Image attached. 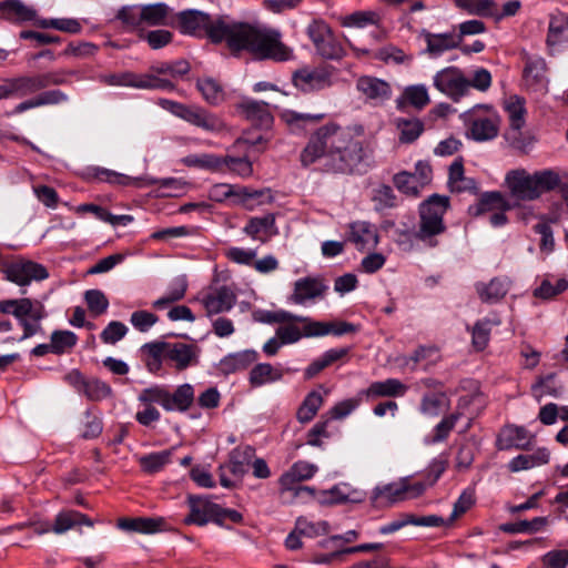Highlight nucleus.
Returning <instances> with one entry per match:
<instances>
[{
  "instance_id": "obj_1",
  "label": "nucleus",
  "mask_w": 568,
  "mask_h": 568,
  "mask_svg": "<svg viewBox=\"0 0 568 568\" xmlns=\"http://www.w3.org/2000/svg\"><path fill=\"white\" fill-rule=\"evenodd\" d=\"M362 143L349 128L328 123L312 134L301 153V162L308 166L324 159L328 169L347 172L362 160Z\"/></svg>"
},
{
  "instance_id": "obj_2",
  "label": "nucleus",
  "mask_w": 568,
  "mask_h": 568,
  "mask_svg": "<svg viewBox=\"0 0 568 568\" xmlns=\"http://www.w3.org/2000/svg\"><path fill=\"white\" fill-rule=\"evenodd\" d=\"M212 41H225L231 50H245L260 60L286 61L292 58V50L281 41V33L263 26L220 23L212 31Z\"/></svg>"
},
{
  "instance_id": "obj_3",
  "label": "nucleus",
  "mask_w": 568,
  "mask_h": 568,
  "mask_svg": "<svg viewBox=\"0 0 568 568\" xmlns=\"http://www.w3.org/2000/svg\"><path fill=\"white\" fill-rule=\"evenodd\" d=\"M268 321L282 324L276 328L275 334L284 345L294 344L302 337H320L329 333L342 335L352 331V325L347 323H339L335 326L331 323L297 316L286 311L274 312L270 315Z\"/></svg>"
},
{
  "instance_id": "obj_4",
  "label": "nucleus",
  "mask_w": 568,
  "mask_h": 568,
  "mask_svg": "<svg viewBox=\"0 0 568 568\" xmlns=\"http://www.w3.org/2000/svg\"><path fill=\"white\" fill-rule=\"evenodd\" d=\"M505 185L517 201H535L544 193L560 185V176L554 170H541L532 174L524 169L511 170L505 175Z\"/></svg>"
},
{
  "instance_id": "obj_5",
  "label": "nucleus",
  "mask_w": 568,
  "mask_h": 568,
  "mask_svg": "<svg viewBox=\"0 0 568 568\" xmlns=\"http://www.w3.org/2000/svg\"><path fill=\"white\" fill-rule=\"evenodd\" d=\"M0 314L13 316L23 328L22 338H29L41 331L47 310L43 302L37 298H7L0 301Z\"/></svg>"
},
{
  "instance_id": "obj_6",
  "label": "nucleus",
  "mask_w": 568,
  "mask_h": 568,
  "mask_svg": "<svg viewBox=\"0 0 568 568\" xmlns=\"http://www.w3.org/2000/svg\"><path fill=\"white\" fill-rule=\"evenodd\" d=\"M426 490L423 481H412L410 477H400L390 483H382L374 487L371 501L375 507H390L395 504L415 499Z\"/></svg>"
},
{
  "instance_id": "obj_7",
  "label": "nucleus",
  "mask_w": 568,
  "mask_h": 568,
  "mask_svg": "<svg viewBox=\"0 0 568 568\" xmlns=\"http://www.w3.org/2000/svg\"><path fill=\"white\" fill-rule=\"evenodd\" d=\"M462 118L468 128V135L475 141L493 140L498 134L499 116L490 105H476Z\"/></svg>"
},
{
  "instance_id": "obj_8",
  "label": "nucleus",
  "mask_w": 568,
  "mask_h": 568,
  "mask_svg": "<svg viewBox=\"0 0 568 568\" xmlns=\"http://www.w3.org/2000/svg\"><path fill=\"white\" fill-rule=\"evenodd\" d=\"M449 206V199L434 194L420 204V225L417 236L426 240L442 233L445 229L443 216Z\"/></svg>"
},
{
  "instance_id": "obj_9",
  "label": "nucleus",
  "mask_w": 568,
  "mask_h": 568,
  "mask_svg": "<svg viewBox=\"0 0 568 568\" xmlns=\"http://www.w3.org/2000/svg\"><path fill=\"white\" fill-rule=\"evenodd\" d=\"M162 105L174 115L206 132L221 133L226 129L222 119L200 106H190L169 100L163 101Z\"/></svg>"
},
{
  "instance_id": "obj_10",
  "label": "nucleus",
  "mask_w": 568,
  "mask_h": 568,
  "mask_svg": "<svg viewBox=\"0 0 568 568\" xmlns=\"http://www.w3.org/2000/svg\"><path fill=\"white\" fill-rule=\"evenodd\" d=\"M1 272L7 281L18 286H28L32 281H42L49 276L43 265L22 257L2 263Z\"/></svg>"
},
{
  "instance_id": "obj_11",
  "label": "nucleus",
  "mask_w": 568,
  "mask_h": 568,
  "mask_svg": "<svg viewBox=\"0 0 568 568\" xmlns=\"http://www.w3.org/2000/svg\"><path fill=\"white\" fill-rule=\"evenodd\" d=\"M152 348L154 355L160 356L164 361L172 362L174 367L180 371L196 365L201 352L197 345L182 342L161 343Z\"/></svg>"
},
{
  "instance_id": "obj_12",
  "label": "nucleus",
  "mask_w": 568,
  "mask_h": 568,
  "mask_svg": "<svg viewBox=\"0 0 568 568\" xmlns=\"http://www.w3.org/2000/svg\"><path fill=\"white\" fill-rule=\"evenodd\" d=\"M307 34L318 54L325 59H339L344 49L335 38L331 27L323 20H314L307 27Z\"/></svg>"
},
{
  "instance_id": "obj_13",
  "label": "nucleus",
  "mask_w": 568,
  "mask_h": 568,
  "mask_svg": "<svg viewBox=\"0 0 568 568\" xmlns=\"http://www.w3.org/2000/svg\"><path fill=\"white\" fill-rule=\"evenodd\" d=\"M433 84L440 93L454 101H458L469 91L468 78L456 67L439 70L434 75Z\"/></svg>"
},
{
  "instance_id": "obj_14",
  "label": "nucleus",
  "mask_w": 568,
  "mask_h": 568,
  "mask_svg": "<svg viewBox=\"0 0 568 568\" xmlns=\"http://www.w3.org/2000/svg\"><path fill=\"white\" fill-rule=\"evenodd\" d=\"M261 195L262 192L229 183H217L209 192V197L215 202L229 201L231 204L244 205L248 209L254 206V200Z\"/></svg>"
},
{
  "instance_id": "obj_15",
  "label": "nucleus",
  "mask_w": 568,
  "mask_h": 568,
  "mask_svg": "<svg viewBox=\"0 0 568 568\" xmlns=\"http://www.w3.org/2000/svg\"><path fill=\"white\" fill-rule=\"evenodd\" d=\"M509 209V202L500 192H488L485 193L481 196L479 203L476 206L470 207L469 211L475 216L487 212L497 211L490 214L489 222L493 226L498 227L506 224L507 216L505 211Z\"/></svg>"
},
{
  "instance_id": "obj_16",
  "label": "nucleus",
  "mask_w": 568,
  "mask_h": 568,
  "mask_svg": "<svg viewBox=\"0 0 568 568\" xmlns=\"http://www.w3.org/2000/svg\"><path fill=\"white\" fill-rule=\"evenodd\" d=\"M220 23H230L224 19L212 21L210 17L199 10H185L179 13V24L182 33L185 34H200L205 32L212 40V31Z\"/></svg>"
},
{
  "instance_id": "obj_17",
  "label": "nucleus",
  "mask_w": 568,
  "mask_h": 568,
  "mask_svg": "<svg viewBox=\"0 0 568 568\" xmlns=\"http://www.w3.org/2000/svg\"><path fill=\"white\" fill-rule=\"evenodd\" d=\"M356 90L366 101L375 105L383 104L393 94L390 83L371 75L359 77L356 81Z\"/></svg>"
},
{
  "instance_id": "obj_18",
  "label": "nucleus",
  "mask_w": 568,
  "mask_h": 568,
  "mask_svg": "<svg viewBox=\"0 0 568 568\" xmlns=\"http://www.w3.org/2000/svg\"><path fill=\"white\" fill-rule=\"evenodd\" d=\"M187 503L190 507V515L184 519V523L204 526L209 521L216 523L217 517L222 514V507L211 501L209 498L189 496Z\"/></svg>"
},
{
  "instance_id": "obj_19",
  "label": "nucleus",
  "mask_w": 568,
  "mask_h": 568,
  "mask_svg": "<svg viewBox=\"0 0 568 568\" xmlns=\"http://www.w3.org/2000/svg\"><path fill=\"white\" fill-rule=\"evenodd\" d=\"M294 85L304 91H317L333 84L332 72L327 69H301L293 74Z\"/></svg>"
},
{
  "instance_id": "obj_20",
  "label": "nucleus",
  "mask_w": 568,
  "mask_h": 568,
  "mask_svg": "<svg viewBox=\"0 0 568 568\" xmlns=\"http://www.w3.org/2000/svg\"><path fill=\"white\" fill-rule=\"evenodd\" d=\"M327 286L322 280L315 277H303L294 283V290L288 297L290 302L297 305H305L326 292Z\"/></svg>"
},
{
  "instance_id": "obj_21",
  "label": "nucleus",
  "mask_w": 568,
  "mask_h": 568,
  "mask_svg": "<svg viewBox=\"0 0 568 568\" xmlns=\"http://www.w3.org/2000/svg\"><path fill=\"white\" fill-rule=\"evenodd\" d=\"M534 439L525 427L516 425L505 426L497 438V447L500 450H508L511 448L527 449Z\"/></svg>"
},
{
  "instance_id": "obj_22",
  "label": "nucleus",
  "mask_w": 568,
  "mask_h": 568,
  "mask_svg": "<svg viewBox=\"0 0 568 568\" xmlns=\"http://www.w3.org/2000/svg\"><path fill=\"white\" fill-rule=\"evenodd\" d=\"M235 301L236 296L234 292L226 286L214 288L201 298L202 305L209 315L230 311L235 304Z\"/></svg>"
},
{
  "instance_id": "obj_23",
  "label": "nucleus",
  "mask_w": 568,
  "mask_h": 568,
  "mask_svg": "<svg viewBox=\"0 0 568 568\" xmlns=\"http://www.w3.org/2000/svg\"><path fill=\"white\" fill-rule=\"evenodd\" d=\"M316 498L322 504L361 503L364 500L365 495L362 490L341 483L327 490L321 491Z\"/></svg>"
},
{
  "instance_id": "obj_24",
  "label": "nucleus",
  "mask_w": 568,
  "mask_h": 568,
  "mask_svg": "<svg viewBox=\"0 0 568 568\" xmlns=\"http://www.w3.org/2000/svg\"><path fill=\"white\" fill-rule=\"evenodd\" d=\"M255 450L251 446L239 447L231 454L230 463L220 468V483L223 487L230 488L233 483L226 477L225 470L241 477L245 473L244 465L254 456Z\"/></svg>"
},
{
  "instance_id": "obj_25",
  "label": "nucleus",
  "mask_w": 568,
  "mask_h": 568,
  "mask_svg": "<svg viewBox=\"0 0 568 568\" xmlns=\"http://www.w3.org/2000/svg\"><path fill=\"white\" fill-rule=\"evenodd\" d=\"M243 231L253 240L266 243L277 234L275 217L272 214H266L260 217H252Z\"/></svg>"
},
{
  "instance_id": "obj_26",
  "label": "nucleus",
  "mask_w": 568,
  "mask_h": 568,
  "mask_svg": "<svg viewBox=\"0 0 568 568\" xmlns=\"http://www.w3.org/2000/svg\"><path fill=\"white\" fill-rule=\"evenodd\" d=\"M317 470L318 468L315 464L306 460H298L280 477L278 481L283 489L290 490L293 489L295 484L311 479Z\"/></svg>"
},
{
  "instance_id": "obj_27",
  "label": "nucleus",
  "mask_w": 568,
  "mask_h": 568,
  "mask_svg": "<svg viewBox=\"0 0 568 568\" xmlns=\"http://www.w3.org/2000/svg\"><path fill=\"white\" fill-rule=\"evenodd\" d=\"M348 240L358 250L374 248L378 243L377 230L367 222H355L349 226Z\"/></svg>"
},
{
  "instance_id": "obj_28",
  "label": "nucleus",
  "mask_w": 568,
  "mask_h": 568,
  "mask_svg": "<svg viewBox=\"0 0 568 568\" xmlns=\"http://www.w3.org/2000/svg\"><path fill=\"white\" fill-rule=\"evenodd\" d=\"M407 389V385L399 379L387 378L372 383L362 394L367 398L402 397L406 394Z\"/></svg>"
},
{
  "instance_id": "obj_29",
  "label": "nucleus",
  "mask_w": 568,
  "mask_h": 568,
  "mask_svg": "<svg viewBox=\"0 0 568 568\" xmlns=\"http://www.w3.org/2000/svg\"><path fill=\"white\" fill-rule=\"evenodd\" d=\"M280 119L290 131L300 132L318 123L323 119V114L297 112L292 109H284L280 113Z\"/></svg>"
},
{
  "instance_id": "obj_30",
  "label": "nucleus",
  "mask_w": 568,
  "mask_h": 568,
  "mask_svg": "<svg viewBox=\"0 0 568 568\" xmlns=\"http://www.w3.org/2000/svg\"><path fill=\"white\" fill-rule=\"evenodd\" d=\"M547 65L542 58L530 59L524 70L525 83L531 90H545L547 88Z\"/></svg>"
},
{
  "instance_id": "obj_31",
  "label": "nucleus",
  "mask_w": 568,
  "mask_h": 568,
  "mask_svg": "<svg viewBox=\"0 0 568 568\" xmlns=\"http://www.w3.org/2000/svg\"><path fill=\"white\" fill-rule=\"evenodd\" d=\"M0 12L6 19L11 21H33L36 24V21L39 20L36 10L24 4L21 0L0 1Z\"/></svg>"
},
{
  "instance_id": "obj_32",
  "label": "nucleus",
  "mask_w": 568,
  "mask_h": 568,
  "mask_svg": "<svg viewBox=\"0 0 568 568\" xmlns=\"http://www.w3.org/2000/svg\"><path fill=\"white\" fill-rule=\"evenodd\" d=\"M448 187L452 192L456 193L477 191L476 180L465 175L462 161H455L449 166Z\"/></svg>"
},
{
  "instance_id": "obj_33",
  "label": "nucleus",
  "mask_w": 568,
  "mask_h": 568,
  "mask_svg": "<svg viewBox=\"0 0 568 568\" xmlns=\"http://www.w3.org/2000/svg\"><path fill=\"white\" fill-rule=\"evenodd\" d=\"M163 518H121L118 521V527L125 531H135L140 534H154L163 530Z\"/></svg>"
},
{
  "instance_id": "obj_34",
  "label": "nucleus",
  "mask_w": 568,
  "mask_h": 568,
  "mask_svg": "<svg viewBox=\"0 0 568 568\" xmlns=\"http://www.w3.org/2000/svg\"><path fill=\"white\" fill-rule=\"evenodd\" d=\"M80 525L92 527L93 521L77 510H62L54 518L52 531L61 535Z\"/></svg>"
},
{
  "instance_id": "obj_35",
  "label": "nucleus",
  "mask_w": 568,
  "mask_h": 568,
  "mask_svg": "<svg viewBox=\"0 0 568 568\" xmlns=\"http://www.w3.org/2000/svg\"><path fill=\"white\" fill-rule=\"evenodd\" d=\"M122 83L123 87H131L135 89H164L172 87L170 81L160 79L150 73L139 74L133 72H123Z\"/></svg>"
},
{
  "instance_id": "obj_36",
  "label": "nucleus",
  "mask_w": 568,
  "mask_h": 568,
  "mask_svg": "<svg viewBox=\"0 0 568 568\" xmlns=\"http://www.w3.org/2000/svg\"><path fill=\"white\" fill-rule=\"evenodd\" d=\"M258 354L253 349H245L239 353L229 354L220 361L219 368L224 374H232L246 368L254 363Z\"/></svg>"
},
{
  "instance_id": "obj_37",
  "label": "nucleus",
  "mask_w": 568,
  "mask_h": 568,
  "mask_svg": "<svg viewBox=\"0 0 568 568\" xmlns=\"http://www.w3.org/2000/svg\"><path fill=\"white\" fill-rule=\"evenodd\" d=\"M327 394V389H323V393L320 389L310 392L297 410V420L303 424L311 422L323 406L324 397Z\"/></svg>"
},
{
  "instance_id": "obj_38",
  "label": "nucleus",
  "mask_w": 568,
  "mask_h": 568,
  "mask_svg": "<svg viewBox=\"0 0 568 568\" xmlns=\"http://www.w3.org/2000/svg\"><path fill=\"white\" fill-rule=\"evenodd\" d=\"M283 375V369L274 367L268 363H260L251 369L248 381L252 386L260 387L281 381Z\"/></svg>"
},
{
  "instance_id": "obj_39",
  "label": "nucleus",
  "mask_w": 568,
  "mask_h": 568,
  "mask_svg": "<svg viewBox=\"0 0 568 568\" xmlns=\"http://www.w3.org/2000/svg\"><path fill=\"white\" fill-rule=\"evenodd\" d=\"M423 37L427 44V52L430 54H442L459 44V38L453 33H430L423 31Z\"/></svg>"
},
{
  "instance_id": "obj_40",
  "label": "nucleus",
  "mask_w": 568,
  "mask_h": 568,
  "mask_svg": "<svg viewBox=\"0 0 568 568\" xmlns=\"http://www.w3.org/2000/svg\"><path fill=\"white\" fill-rule=\"evenodd\" d=\"M503 104L511 129L519 131L526 123L525 99L519 95H509Z\"/></svg>"
},
{
  "instance_id": "obj_41",
  "label": "nucleus",
  "mask_w": 568,
  "mask_h": 568,
  "mask_svg": "<svg viewBox=\"0 0 568 568\" xmlns=\"http://www.w3.org/2000/svg\"><path fill=\"white\" fill-rule=\"evenodd\" d=\"M70 71H55L33 77H24L28 94L44 89L49 85L62 84L67 81Z\"/></svg>"
},
{
  "instance_id": "obj_42",
  "label": "nucleus",
  "mask_w": 568,
  "mask_h": 568,
  "mask_svg": "<svg viewBox=\"0 0 568 568\" xmlns=\"http://www.w3.org/2000/svg\"><path fill=\"white\" fill-rule=\"evenodd\" d=\"M158 185V192L160 196L173 197L183 195L189 186V183L174 178L155 180L145 178L144 186Z\"/></svg>"
},
{
  "instance_id": "obj_43",
  "label": "nucleus",
  "mask_w": 568,
  "mask_h": 568,
  "mask_svg": "<svg viewBox=\"0 0 568 568\" xmlns=\"http://www.w3.org/2000/svg\"><path fill=\"white\" fill-rule=\"evenodd\" d=\"M395 126L400 143H412L416 141L424 131V124L419 119L398 118L395 120Z\"/></svg>"
},
{
  "instance_id": "obj_44",
  "label": "nucleus",
  "mask_w": 568,
  "mask_h": 568,
  "mask_svg": "<svg viewBox=\"0 0 568 568\" xmlns=\"http://www.w3.org/2000/svg\"><path fill=\"white\" fill-rule=\"evenodd\" d=\"M181 162L189 168L219 171L224 165L223 158L211 153H196L184 156Z\"/></svg>"
},
{
  "instance_id": "obj_45",
  "label": "nucleus",
  "mask_w": 568,
  "mask_h": 568,
  "mask_svg": "<svg viewBox=\"0 0 568 568\" xmlns=\"http://www.w3.org/2000/svg\"><path fill=\"white\" fill-rule=\"evenodd\" d=\"M428 90L424 84L408 85L404 89L402 97L397 100V105L408 103L420 110L429 103Z\"/></svg>"
},
{
  "instance_id": "obj_46",
  "label": "nucleus",
  "mask_w": 568,
  "mask_h": 568,
  "mask_svg": "<svg viewBox=\"0 0 568 568\" xmlns=\"http://www.w3.org/2000/svg\"><path fill=\"white\" fill-rule=\"evenodd\" d=\"M194 400V389L190 384H183L171 394L168 392L166 410L184 412L190 408Z\"/></svg>"
},
{
  "instance_id": "obj_47",
  "label": "nucleus",
  "mask_w": 568,
  "mask_h": 568,
  "mask_svg": "<svg viewBox=\"0 0 568 568\" xmlns=\"http://www.w3.org/2000/svg\"><path fill=\"white\" fill-rule=\"evenodd\" d=\"M568 31V17L562 12H556L550 16L547 44L549 48H554L559 44L565 33Z\"/></svg>"
},
{
  "instance_id": "obj_48",
  "label": "nucleus",
  "mask_w": 568,
  "mask_h": 568,
  "mask_svg": "<svg viewBox=\"0 0 568 568\" xmlns=\"http://www.w3.org/2000/svg\"><path fill=\"white\" fill-rule=\"evenodd\" d=\"M170 13V8L163 2L142 4V24L163 26Z\"/></svg>"
},
{
  "instance_id": "obj_49",
  "label": "nucleus",
  "mask_w": 568,
  "mask_h": 568,
  "mask_svg": "<svg viewBox=\"0 0 568 568\" xmlns=\"http://www.w3.org/2000/svg\"><path fill=\"white\" fill-rule=\"evenodd\" d=\"M448 398L444 393L426 394L420 403V413L425 416L435 417L448 408Z\"/></svg>"
},
{
  "instance_id": "obj_50",
  "label": "nucleus",
  "mask_w": 568,
  "mask_h": 568,
  "mask_svg": "<svg viewBox=\"0 0 568 568\" xmlns=\"http://www.w3.org/2000/svg\"><path fill=\"white\" fill-rule=\"evenodd\" d=\"M454 2L469 14L498 16L497 6L493 0H454Z\"/></svg>"
},
{
  "instance_id": "obj_51",
  "label": "nucleus",
  "mask_w": 568,
  "mask_h": 568,
  "mask_svg": "<svg viewBox=\"0 0 568 568\" xmlns=\"http://www.w3.org/2000/svg\"><path fill=\"white\" fill-rule=\"evenodd\" d=\"M171 456V450H162L140 457L139 463L144 473L154 474L170 463Z\"/></svg>"
},
{
  "instance_id": "obj_52",
  "label": "nucleus",
  "mask_w": 568,
  "mask_h": 568,
  "mask_svg": "<svg viewBox=\"0 0 568 568\" xmlns=\"http://www.w3.org/2000/svg\"><path fill=\"white\" fill-rule=\"evenodd\" d=\"M549 520L547 517H536L531 520H521L515 524H505L501 526V529L506 532L510 534H519V532H538L548 525Z\"/></svg>"
},
{
  "instance_id": "obj_53",
  "label": "nucleus",
  "mask_w": 568,
  "mask_h": 568,
  "mask_svg": "<svg viewBox=\"0 0 568 568\" xmlns=\"http://www.w3.org/2000/svg\"><path fill=\"white\" fill-rule=\"evenodd\" d=\"M379 16L375 11H357L342 18L341 23L346 28H365L377 24Z\"/></svg>"
},
{
  "instance_id": "obj_54",
  "label": "nucleus",
  "mask_w": 568,
  "mask_h": 568,
  "mask_svg": "<svg viewBox=\"0 0 568 568\" xmlns=\"http://www.w3.org/2000/svg\"><path fill=\"white\" fill-rule=\"evenodd\" d=\"M346 351L341 349H329L324 353L320 358L314 361L308 367L305 369L306 378H312L317 375L322 369L329 366L334 362L338 361L343 356H345Z\"/></svg>"
},
{
  "instance_id": "obj_55",
  "label": "nucleus",
  "mask_w": 568,
  "mask_h": 568,
  "mask_svg": "<svg viewBox=\"0 0 568 568\" xmlns=\"http://www.w3.org/2000/svg\"><path fill=\"white\" fill-rule=\"evenodd\" d=\"M498 324V321L487 318L477 322L471 332L474 347L478 351L484 349L489 342L491 327Z\"/></svg>"
},
{
  "instance_id": "obj_56",
  "label": "nucleus",
  "mask_w": 568,
  "mask_h": 568,
  "mask_svg": "<svg viewBox=\"0 0 568 568\" xmlns=\"http://www.w3.org/2000/svg\"><path fill=\"white\" fill-rule=\"evenodd\" d=\"M36 26L39 28H53L59 31L68 33H79L81 31V24L77 19L61 18V19H39L36 21Z\"/></svg>"
},
{
  "instance_id": "obj_57",
  "label": "nucleus",
  "mask_w": 568,
  "mask_h": 568,
  "mask_svg": "<svg viewBox=\"0 0 568 568\" xmlns=\"http://www.w3.org/2000/svg\"><path fill=\"white\" fill-rule=\"evenodd\" d=\"M28 95L24 77L6 79L0 82V100Z\"/></svg>"
},
{
  "instance_id": "obj_58",
  "label": "nucleus",
  "mask_w": 568,
  "mask_h": 568,
  "mask_svg": "<svg viewBox=\"0 0 568 568\" xmlns=\"http://www.w3.org/2000/svg\"><path fill=\"white\" fill-rule=\"evenodd\" d=\"M394 184L406 195L417 196L424 187L413 173L403 171L394 176Z\"/></svg>"
},
{
  "instance_id": "obj_59",
  "label": "nucleus",
  "mask_w": 568,
  "mask_h": 568,
  "mask_svg": "<svg viewBox=\"0 0 568 568\" xmlns=\"http://www.w3.org/2000/svg\"><path fill=\"white\" fill-rule=\"evenodd\" d=\"M51 347L54 354L70 351L77 344V335L70 331H55L51 335Z\"/></svg>"
},
{
  "instance_id": "obj_60",
  "label": "nucleus",
  "mask_w": 568,
  "mask_h": 568,
  "mask_svg": "<svg viewBox=\"0 0 568 568\" xmlns=\"http://www.w3.org/2000/svg\"><path fill=\"white\" fill-rule=\"evenodd\" d=\"M507 291V282L498 278L491 280L487 285L478 288L480 297L488 302L500 300L506 295Z\"/></svg>"
},
{
  "instance_id": "obj_61",
  "label": "nucleus",
  "mask_w": 568,
  "mask_h": 568,
  "mask_svg": "<svg viewBox=\"0 0 568 568\" xmlns=\"http://www.w3.org/2000/svg\"><path fill=\"white\" fill-rule=\"evenodd\" d=\"M138 400L141 405L160 404L166 410L168 390L159 386L145 388L140 392Z\"/></svg>"
},
{
  "instance_id": "obj_62",
  "label": "nucleus",
  "mask_w": 568,
  "mask_h": 568,
  "mask_svg": "<svg viewBox=\"0 0 568 568\" xmlns=\"http://www.w3.org/2000/svg\"><path fill=\"white\" fill-rule=\"evenodd\" d=\"M197 89L204 100L211 104H217L223 100V90L221 85L212 79H201L197 81Z\"/></svg>"
},
{
  "instance_id": "obj_63",
  "label": "nucleus",
  "mask_w": 568,
  "mask_h": 568,
  "mask_svg": "<svg viewBox=\"0 0 568 568\" xmlns=\"http://www.w3.org/2000/svg\"><path fill=\"white\" fill-rule=\"evenodd\" d=\"M241 111L252 120H260L262 122H268L271 116L267 111V104L254 100H245L240 105Z\"/></svg>"
},
{
  "instance_id": "obj_64",
  "label": "nucleus",
  "mask_w": 568,
  "mask_h": 568,
  "mask_svg": "<svg viewBox=\"0 0 568 568\" xmlns=\"http://www.w3.org/2000/svg\"><path fill=\"white\" fill-rule=\"evenodd\" d=\"M567 287L568 281L565 278H558L555 284L551 283L550 280L546 278L541 282L539 287L535 290V296L549 300L566 291Z\"/></svg>"
}]
</instances>
